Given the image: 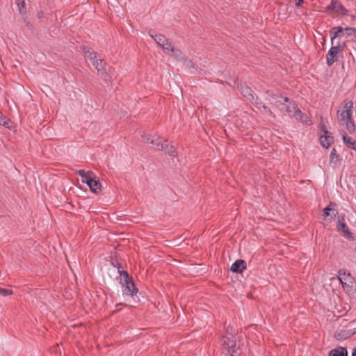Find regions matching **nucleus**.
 Wrapping results in <instances>:
<instances>
[{"label":"nucleus","mask_w":356,"mask_h":356,"mask_svg":"<svg viewBox=\"0 0 356 356\" xmlns=\"http://www.w3.org/2000/svg\"><path fill=\"white\" fill-rule=\"evenodd\" d=\"M220 343L225 356H237L239 355L238 353L239 345L237 342L236 334L223 336L220 338Z\"/></svg>","instance_id":"f257e3e1"},{"label":"nucleus","mask_w":356,"mask_h":356,"mask_svg":"<svg viewBox=\"0 0 356 356\" xmlns=\"http://www.w3.org/2000/svg\"><path fill=\"white\" fill-rule=\"evenodd\" d=\"M338 278L346 293H354L356 289L355 281L350 271L346 269H340L338 271Z\"/></svg>","instance_id":"f03ea898"},{"label":"nucleus","mask_w":356,"mask_h":356,"mask_svg":"<svg viewBox=\"0 0 356 356\" xmlns=\"http://www.w3.org/2000/svg\"><path fill=\"white\" fill-rule=\"evenodd\" d=\"M120 283L123 287V294L134 296L137 293L138 289L136 287L132 277L129 276L127 271H122L120 273Z\"/></svg>","instance_id":"7ed1b4c3"},{"label":"nucleus","mask_w":356,"mask_h":356,"mask_svg":"<svg viewBox=\"0 0 356 356\" xmlns=\"http://www.w3.org/2000/svg\"><path fill=\"white\" fill-rule=\"evenodd\" d=\"M268 101L271 104L282 110L284 109L285 103L288 102L289 99L286 97H282L277 94L270 93L269 94Z\"/></svg>","instance_id":"20e7f679"},{"label":"nucleus","mask_w":356,"mask_h":356,"mask_svg":"<svg viewBox=\"0 0 356 356\" xmlns=\"http://www.w3.org/2000/svg\"><path fill=\"white\" fill-rule=\"evenodd\" d=\"M327 12L334 10L337 13H340L342 15H348V10L342 5L338 0H332L331 3L326 7Z\"/></svg>","instance_id":"39448f33"},{"label":"nucleus","mask_w":356,"mask_h":356,"mask_svg":"<svg viewBox=\"0 0 356 356\" xmlns=\"http://www.w3.org/2000/svg\"><path fill=\"white\" fill-rule=\"evenodd\" d=\"M321 131L323 132V135L320 136L321 144L323 147L328 148L334 143V138L331 133L326 130L324 125L321 126Z\"/></svg>","instance_id":"423d86ee"},{"label":"nucleus","mask_w":356,"mask_h":356,"mask_svg":"<svg viewBox=\"0 0 356 356\" xmlns=\"http://www.w3.org/2000/svg\"><path fill=\"white\" fill-rule=\"evenodd\" d=\"M92 64L97 70L98 74L105 80H107L106 62L102 59H95L93 60Z\"/></svg>","instance_id":"0eeeda50"},{"label":"nucleus","mask_w":356,"mask_h":356,"mask_svg":"<svg viewBox=\"0 0 356 356\" xmlns=\"http://www.w3.org/2000/svg\"><path fill=\"white\" fill-rule=\"evenodd\" d=\"M246 268V262L243 259H238L232 264L230 270L233 273H241L245 270Z\"/></svg>","instance_id":"6e6552de"},{"label":"nucleus","mask_w":356,"mask_h":356,"mask_svg":"<svg viewBox=\"0 0 356 356\" xmlns=\"http://www.w3.org/2000/svg\"><path fill=\"white\" fill-rule=\"evenodd\" d=\"M241 94L247 98L249 101H254V97L253 95V90L250 87L246 85H241Z\"/></svg>","instance_id":"1a4fd4ad"},{"label":"nucleus","mask_w":356,"mask_h":356,"mask_svg":"<svg viewBox=\"0 0 356 356\" xmlns=\"http://www.w3.org/2000/svg\"><path fill=\"white\" fill-rule=\"evenodd\" d=\"M15 1L17 5L19 13L24 18V22H26L27 19V8L26 7L25 0H15Z\"/></svg>","instance_id":"9d476101"},{"label":"nucleus","mask_w":356,"mask_h":356,"mask_svg":"<svg viewBox=\"0 0 356 356\" xmlns=\"http://www.w3.org/2000/svg\"><path fill=\"white\" fill-rule=\"evenodd\" d=\"M252 103L254 105L255 107H257L258 109H263L265 113H269L270 115H272V112L270 109L266 106L259 99L258 97H254V101H251Z\"/></svg>","instance_id":"9b49d317"},{"label":"nucleus","mask_w":356,"mask_h":356,"mask_svg":"<svg viewBox=\"0 0 356 356\" xmlns=\"http://www.w3.org/2000/svg\"><path fill=\"white\" fill-rule=\"evenodd\" d=\"M330 211H332V215L335 216L337 214V209H336V204L333 202H330L328 206H327L323 209V216L325 218L330 216Z\"/></svg>","instance_id":"f8f14e48"},{"label":"nucleus","mask_w":356,"mask_h":356,"mask_svg":"<svg viewBox=\"0 0 356 356\" xmlns=\"http://www.w3.org/2000/svg\"><path fill=\"white\" fill-rule=\"evenodd\" d=\"M337 53L332 49H330L326 56V63L327 66H332L334 62L337 61Z\"/></svg>","instance_id":"ddd939ff"},{"label":"nucleus","mask_w":356,"mask_h":356,"mask_svg":"<svg viewBox=\"0 0 356 356\" xmlns=\"http://www.w3.org/2000/svg\"><path fill=\"white\" fill-rule=\"evenodd\" d=\"M342 139L344 144L350 149L356 151V141L354 140L351 137L346 135L345 133L342 134Z\"/></svg>","instance_id":"4468645a"},{"label":"nucleus","mask_w":356,"mask_h":356,"mask_svg":"<svg viewBox=\"0 0 356 356\" xmlns=\"http://www.w3.org/2000/svg\"><path fill=\"white\" fill-rule=\"evenodd\" d=\"M329 356H348V352L344 347H337L329 352Z\"/></svg>","instance_id":"2eb2a0df"},{"label":"nucleus","mask_w":356,"mask_h":356,"mask_svg":"<svg viewBox=\"0 0 356 356\" xmlns=\"http://www.w3.org/2000/svg\"><path fill=\"white\" fill-rule=\"evenodd\" d=\"M171 56L176 58L178 60L186 61L187 58L185 56L184 53L179 49L174 47L171 52L169 54Z\"/></svg>","instance_id":"dca6fc26"},{"label":"nucleus","mask_w":356,"mask_h":356,"mask_svg":"<svg viewBox=\"0 0 356 356\" xmlns=\"http://www.w3.org/2000/svg\"><path fill=\"white\" fill-rule=\"evenodd\" d=\"M343 124L346 126L347 131L350 134H353L355 131L356 127L352 119V117L346 120L343 121Z\"/></svg>","instance_id":"f3484780"},{"label":"nucleus","mask_w":356,"mask_h":356,"mask_svg":"<svg viewBox=\"0 0 356 356\" xmlns=\"http://www.w3.org/2000/svg\"><path fill=\"white\" fill-rule=\"evenodd\" d=\"M88 186L93 193H98L101 191V184L99 180L95 179V177L92 179L91 184H90Z\"/></svg>","instance_id":"a211bd4d"},{"label":"nucleus","mask_w":356,"mask_h":356,"mask_svg":"<svg viewBox=\"0 0 356 356\" xmlns=\"http://www.w3.org/2000/svg\"><path fill=\"white\" fill-rule=\"evenodd\" d=\"M345 30V29H343L341 26H337L333 27L330 31V36L332 42H333V40L337 37L341 36V33L343 32V31Z\"/></svg>","instance_id":"6ab92c4d"},{"label":"nucleus","mask_w":356,"mask_h":356,"mask_svg":"<svg viewBox=\"0 0 356 356\" xmlns=\"http://www.w3.org/2000/svg\"><path fill=\"white\" fill-rule=\"evenodd\" d=\"M150 35L160 47L167 42L168 40L166 37L162 34H155L154 35L150 34Z\"/></svg>","instance_id":"aec40b11"},{"label":"nucleus","mask_w":356,"mask_h":356,"mask_svg":"<svg viewBox=\"0 0 356 356\" xmlns=\"http://www.w3.org/2000/svg\"><path fill=\"white\" fill-rule=\"evenodd\" d=\"M338 229H339V231L343 232L347 236L348 238H349L350 236H352V234L349 232L348 226L344 222H341V220L339 218Z\"/></svg>","instance_id":"412c9836"},{"label":"nucleus","mask_w":356,"mask_h":356,"mask_svg":"<svg viewBox=\"0 0 356 356\" xmlns=\"http://www.w3.org/2000/svg\"><path fill=\"white\" fill-rule=\"evenodd\" d=\"M165 140H163L160 137H155L154 138V143L152 144L154 147L158 150H163V149L165 148L164 147V142Z\"/></svg>","instance_id":"4be33fe9"},{"label":"nucleus","mask_w":356,"mask_h":356,"mask_svg":"<svg viewBox=\"0 0 356 356\" xmlns=\"http://www.w3.org/2000/svg\"><path fill=\"white\" fill-rule=\"evenodd\" d=\"M84 55L86 57L90 59V61L93 62L97 58V53L90 50V49L84 47L83 48Z\"/></svg>","instance_id":"5701e85b"},{"label":"nucleus","mask_w":356,"mask_h":356,"mask_svg":"<svg viewBox=\"0 0 356 356\" xmlns=\"http://www.w3.org/2000/svg\"><path fill=\"white\" fill-rule=\"evenodd\" d=\"M95 177V175L93 172H92L91 171H88L87 172L86 176L81 178L82 181L83 183L87 184V185L88 186L90 184H91V183L92 182V179H94Z\"/></svg>","instance_id":"b1692460"},{"label":"nucleus","mask_w":356,"mask_h":356,"mask_svg":"<svg viewBox=\"0 0 356 356\" xmlns=\"http://www.w3.org/2000/svg\"><path fill=\"white\" fill-rule=\"evenodd\" d=\"M337 113H338V118H339V120H341V122L346 120L348 118L352 117V114L350 113L348 111H343V110L341 111H339L337 112Z\"/></svg>","instance_id":"393cba45"},{"label":"nucleus","mask_w":356,"mask_h":356,"mask_svg":"<svg viewBox=\"0 0 356 356\" xmlns=\"http://www.w3.org/2000/svg\"><path fill=\"white\" fill-rule=\"evenodd\" d=\"M164 147L165 148L163 150L165 152V153L168 154L170 156H175V147L173 145H169L167 143V140L164 141Z\"/></svg>","instance_id":"a878e982"},{"label":"nucleus","mask_w":356,"mask_h":356,"mask_svg":"<svg viewBox=\"0 0 356 356\" xmlns=\"http://www.w3.org/2000/svg\"><path fill=\"white\" fill-rule=\"evenodd\" d=\"M174 47V45L171 42H168V40H167V42L161 46L163 51L167 54H169Z\"/></svg>","instance_id":"bb28decb"},{"label":"nucleus","mask_w":356,"mask_h":356,"mask_svg":"<svg viewBox=\"0 0 356 356\" xmlns=\"http://www.w3.org/2000/svg\"><path fill=\"white\" fill-rule=\"evenodd\" d=\"M293 109L295 110L294 113V117L300 120H302L303 113L302 111L298 108V106L296 104H293Z\"/></svg>","instance_id":"cd10ccee"},{"label":"nucleus","mask_w":356,"mask_h":356,"mask_svg":"<svg viewBox=\"0 0 356 356\" xmlns=\"http://www.w3.org/2000/svg\"><path fill=\"white\" fill-rule=\"evenodd\" d=\"M339 157V155L337 152V150L335 148H333L332 149V152L330 155V163H334L337 162V159Z\"/></svg>","instance_id":"c85d7f7f"},{"label":"nucleus","mask_w":356,"mask_h":356,"mask_svg":"<svg viewBox=\"0 0 356 356\" xmlns=\"http://www.w3.org/2000/svg\"><path fill=\"white\" fill-rule=\"evenodd\" d=\"M13 291L11 289L0 288V296H8L13 294Z\"/></svg>","instance_id":"c756f323"},{"label":"nucleus","mask_w":356,"mask_h":356,"mask_svg":"<svg viewBox=\"0 0 356 356\" xmlns=\"http://www.w3.org/2000/svg\"><path fill=\"white\" fill-rule=\"evenodd\" d=\"M353 103L351 102H344L343 105V111H348L352 114Z\"/></svg>","instance_id":"7c9ffc66"},{"label":"nucleus","mask_w":356,"mask_h":356,"mask_svg":"<svg viewBox=\"0 0 356 356\" xmlns=\"http://www.w3.org/2000/svg\"><path fill=\"white\" fill-rule=\"evenodd\" d=\"M335 337L339 339V340H341V339H346L347 337L346 336V334L345 333V332H337L335 334Z\"/></svg>","instance_id":"2f4dec72"},{"label":"nucleus","mask_w":356,"mask_h":356,"mask_svg":"<svg viewBox=\"0 0 356 356\" xmlns=\"http://www.w3.org/2000/svg\"><path fill=\"white\" fill-rule=\"evenodd\" d=\"M0 124H2L3 126H6L8 124V119L6 116L1 115V113L0 112Z\"/></svg>","instance_id":"473e14b6"},{"label":"nucleus","mask_w":356,"mask_h":356,"mask_svg":"<svg viewBox=\"0 0 356 356\" xmlns=\"http://www.w3.org/2000/svg\"><path fill=\"white\" fill-rule=\"evenodd\" d=\"M330 49L336 51L337 54L343 51V47L340 44L332 46Z\"/></svg>","instance_id":"72a5a7b5"},{"label":"nucleus","mask_w":356,"mask_h":356,"mask_svg":"<svg viewBox=\"0 0 356 356\" xmlns=\"http://www.w3.org/2000/svg\"><path fill=\"white\" fill-rule=\"evenodd\" d=\"M154 138H155V136H148L147 138H145V142L147 143L154 144Z\"/></svg>","instance_id":"f704fd0d"},{"label":"nucleus","mask_w":356,"mask_h":356,"mask_svg":"<svg viewBox=\"0 0 356 356\" xmlns=\"http://www.w3.org/2000/svg\"><path fill=\"white\" fill-rule=\"evenodd\" d=\"M112 264L118 269V273L120 275L122 271H124L123 270H122V265L120 263H118V261H116L115 264L114 262H112Z\"/></svg>","instance_id":"c9c22d12"},{"label":"nucleus","mask_w":356,"mask_h":356,"mask_svg":"<svg viewBox=\"0 0 356 356\" xmlns=\"http://www.w3.org/2000/svg\"><path fill=\"white\" fill-rule=\"evenodd\" d=\"M76 172L82 177H84L87 173L84 170H78Z\"/></svg>","instance_id":"e433bc0d"},{"label":"nucleus","mask_w":356,"mask_h":356,"mask_svg":"<svg viewBox=\"0 0 356 356\" xmlns=\"http://www.w3.org/2000/svg\"><path fill=\"white\" fill-rule=\"evenodd\" d=\"M345 31H352L353 33V35L356 38V28H354V27H347V28L345 29Z\"/></svg>","instance_id":"4c0bfd02"},{"label":"nucleus","mask_w":356,"mask_h":356,"mask_svg":"<svg viewBox=\"0 0 356 356\" xmlns=\"http://www.w3.org/2000/svg\"><path fill=\"white\" fill-rule=\"evenodd\" d=\"M36 15L38 19H42L44 17V12L41 10H38Z\"/></svg>","instance_id":"58836bf2"},{"label":"nucleus","mask_w":356,"mask_h":356,"mask_svg":"<svg viewBox=\"0 0 356 356\" xmlns=\"http://www.w3.org/2000/svg\"><path fill=\"white\" fill-rule=\"evenodd\" d=\"M186 62H187V66L191 68L195 67V64L190 60H187Z\"/></svg>","instance_id":"ea45409f"},{"label":"nucleus","mask_w":356,"mask_h":356,"mask_svg":"<svg viewBox=\"0 0 356 356\" xmlns=\"http://www.w3.org/2000/svg\"><path fill=\"white\" fill-rule=\"evenodd\" d=\"M296 1V5L299 7L302 5V3H303V0H294Z\"/></svg>","instance_id":"a19ab883"},{"label":"nucleus","mask_w":356,"mask_h":356,"mask_svg":"<svg viewBox=\"0 0 356 356\" xmlns=\"http://www.w3.org/2000/svg\"><path fill=\"white\" fill-rule=\"evenodd\" d=\"M351 356H356V348H354L353 353H352V355Z\"/></svg>","instance_id":"79ce46f5"},{"label":"nucleus","mask_w":356,"mask_h":356,"mask_svg":"<svg viewBox=\"0 0 356 356\" xmlns=\"http://www.w3.org/2000/svg\"><path fill=\"white\" fill-rule=\"evenodd\" d=\"M286 111L287 112H291L290 107H289V106H287V107H286Z\"/></svg>","instance_id":"37998d69"},{"label":"nucleus","mask_w":356,"mask_h":356,"mask_svg":"<svg viewBox=\"0 0 356 356\" xmlns=\"http://www.w3.org/2000/svg\"><path fill=\"white\" fill-rule=\"evenodd\" d=\"M352 34H353V33L352 31H349V33H348V35H350Z\"/></svg>","instance_id":"c03bdc74"},{"label":"nucleus","mask_w":356,"mask_h":356,"mask_svg":"<svg viewBox=\"0 0 356 356\" xmlns=\"http://www.w3.org/2000/svg\"><path fill=\"white\" fill-rule=\"evenodd\" d=\"M118 311H119V309H116V310L113 311V313H115V312H118Z\"/></svg>","instance_id":"a18cd8bd"}]
</instances>
